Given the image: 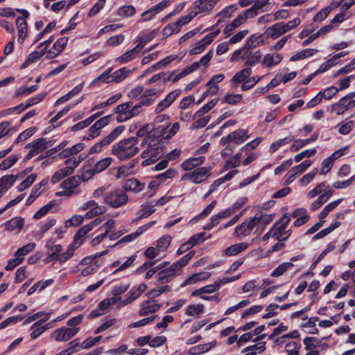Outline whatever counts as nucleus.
<instances>
[{
  "label": "nucleus",
  "mask_w": 355,
  "mask_h": 355,
  "mask_svg": "<svg viewBox=\"0 0 355 355\" xmlns=\"http://www.w3.org/2000/svg\"><path fill=\"white\" fill-rule=\"evenodd\" d=\"M139 52L140 51L135 46L132 49L128 51L123 55L119 56L116 59V62L119 64L128 62L135 59L138 55Z\"/></svg>",
  "instance_id": "79ce46f5"
},
{
  "label": "nucleus",
  "mask_w": 355,
  "mask_h": 355,
  "mask_svg": "<svg viewBox=\"0 0 355 355\" xmlns=\"http://www.w3.org/2000/svg\"><path fill=\"white\" fill-rule=\"evenodd\" d=\"M195 121L192 124L193 129H199L205 127L209 121L211 117L209 115H202L197 116L196 113L194 115Z\"/></svg>",
  "instance_id": "680f3d73"
},
{
  "label": "nucleus",
  "mask_w": 355,
  "mask_h": 355,
  "mask_svg": "<svg viewBox=\"0 0 355 355\" xmlns=\"http://www.w3.org/2000/svg\"><path fill=\"white\" fill-rule=\"evenodd\" d=\"M311 164L312 162L311 160H305L301 164L291 168L286 174V176L288 177L286 182H292L297 176L304 173L308 168L311 166Z\"/></svg>",
  "instance_id": "4be33fe9"
},
{
  "label": "nucleus",
  "mask_w": 355,
  "mask_h": 355,
  "mask_svg": "<svg viewBox=\"0 0 355 355\" xmlns=\"http://www.w3.org/2000/svg\"><path fill=\"white\" fill-rule=\"evenodd\" d=\"M110 144V143L104 137L102 140L92 146L89 149L88 153L89 155L101 153Z\"/></svg>",
  "instance_id": "6e6d98bb"
},
{
  "label": "nucleus",
  "mask_w": 355,
  "mask_h": 355,
  "mask_svg": "<svg viewBox=\"0 0 355 355\" xmlns=\"http://www.w3.org/2000/svg\"><path fill=\"white\" fill-rule=\"evenodd\" d=\"M238 6L235 4L230 5L224 8L220 12L216 15L218 17L215 26L220 24L222 22L226 21L230 17H232L234 13L237 10Z\"/></svg>",
  "instance_id": "c85d7f7f"
},
{
  "label": "nucleus",
  "mask_w": 355,
  "mask_h": 355,
  "mask_svg": "<svg viewBox=\"0 0 355 355\" xmlns=\"http://www.w3.org/2000/svg\"><path fill=\"white\" fill-rule=\"evenodd\" d=\"M329 193H330L329 197H331L334 193V191L329 188V185L327 182H322L309 191L306 196L307 198L312 199L318 195H324Z\"/></svg>",
  "instance_id": "b1692460"
},
{
  "label": "nucleus",
  "mask_w": 355,
  "mask_h": 355,
  "mask_svg": "<svg viewBox=\"0 0 355 355\" xmlns=\"http://www.w3.org/2000/svg\"><path fill=\"white\" fill-rule=\"evenodd\" d=\"M16 132V129L12 126V122L3 121L0 123V139L12 135Z\"/></svg>",
  "instance_id": "864d4df0"
},
{
  "label": "nucleus",
  "mask_w": 355,
  "mask_h": 355,
  "mask_svg": "<svg viewBox=\"0 0 355 355\" xmlns=\"http://www.w3.org/2000/svg\"><path fill=\"white\" fill-rule=\"evenodd\" d=\"M250 138L248 130L246 129H237L227 136L223 137L220 140L221 145L233 143L236 145L241 144Z\"/></svg>",
  "instance_id": "6e6552de"
},
{
  "label": "nucleus",
  "mask_w": 355,
  "mask_h": 355,
  "mask_svg": "<svg viewBox=\"0 0 355 355\" xmlns=\"http://www.w3.org/2000/svg\"><path fill=\"white\" fill-rule=\"evenodd\" d=\"M340 134L347 135L349 134L354 128V121H347L338 124Z\"/></svg>",
  "instance_id": "774afa93"
},
{
  "label": "nucleus",
  "mask_w": 355,
  "mask_h": 355,
  "mask_svg": "<svg viewBox=\"0 0 355 355\" xmlns=\"http://www.w3.org/2000/svg\"><path fill=\"white\" fill-rule=\"evenodd\" d=\"M132 72V69H128L126 67H122L111 73V69H109L101 73L94 80V81H102L105 83H110L112 82L119 83L127 78Z\"/></svg>",
  "instance_id": "39448f33"
},
{
  "label": "nucleus",
  "mask_w": 355,
  "mask_h": 355,
  "mask_svg": "<svg viewBox=\"0 0 355 355\" xmlns=\"http://www.w3.org/2000/svg\"><path fill=\"white\" fill-rule=\"evenodd\" d=\"M78 267V270L83 277L89 276L98 269L97 261L94 260V258L89 257L83 259L79 263Z\"/></svg>",
  "instance_id": "ddd939ff"
},
{
  "label": "nucleus",
  "mask_w": 355,
  "mask_h": 355,
  "mask_svg": "<svg viewBox=\"0 0 355 355\" xmlns=\"http://www.w3.org/2000/svg\"><path fill=\"white\" fill-rule=\"evenodd\" d=\"M343 200V198H339L327 204L320 213L319 218L320 220L324 219L331 211L334 210L340 205Z\"/></svg>",
  "instance_id": "4d7b16f0"
},
{
  "label": "nucleus",
  "mask_w": 355,
  "mask_h": 355,
  "mask_svg": "<svg viewBox=\"0 0 355 355\" xmlns=\"http://www.w3.org/2000/svg\"><path fill=\"white\" fill-rule=\"evenodd\" d=\"M220 0H197L190 6L191 10L197 15H206L209 14Z\"/></svg>",
  "instance_id": "9b49d317"
},
{
  "label": "nucleus",
  "mask_w": 355,
  "mask_h": 355,
  "mask_svg": "<svg viewBox=\"0 0 355 355\" xmlns=\"http://www.w3.org/2000/svg\"><path fill=\"white\" fill-rule=\"evenodd\" d=\"M184 314L191 317L193 319L199 318L205 311V306L203 304H190L187 306L184 309Z\"/></svg>",
  "instance_id": "bb28decb"
},
{
  "label": "nucleus",
  "mask_w": 355,
  "mask_h": 355,
  "mask_svg": "<svg viewBox=\"0 0 355 355\" xmlns=\"http://www.w3.org/2000/svg\"><path fill=\"white\" fill-rule=\"evenodd\" d=\"M169 290L170 288L167 285L159 286L149 291L146 293V296L148 297V299L155 300L156 297H159L162 293L168 291Z\"/></svg>",
  "instance_id": "338daca9"
},
{
  "label": "nucleus",
  "mask_w": 355,
  "mask_h": 355,
  "mask_svg": "<svg viewBox=\"0 0 355 355\" xmlns=\"http://www.w3.org/2000/svg\"><path fill=\"white\" fill-rule=\"evenodd\" d=\"M56 224V220L53 218H48L45 221L39 225V230L33 232L32 236L36 240H40L44 234Z\"/></svg>",
  "instance_id": "5701e85b"
},
{
  "label": "nucleus",
  "mask_w": 355,
  "mask_h": 355,
  "mask_svg": "<svg viewBox=\"0 0 355 355\" xmlns=\"http://www.w3.org/2000/svg\"><path fill=\"white\" fill-rule=\"evenodd\" d=\"M256 227V220L251 218L241 225L236 226L234 230V235L238 238H242L249 235L252 230Z\"/></svg>",
  "instance_id": "f3484780"
},
{
  "label": "nucleus",
  "mask_w": 355,
  "mask_h": 355,
  "mask_svg": "<svg viewBox=\"0 0 355 355\" xmlns=\"http://www.w3.org/2000/svg\"><path fill=\"white\" fill-rule=\"evenodd\" d=\"M153 104V98L141 99L140 102L130 107V119L138 115L141 111L142 106H149Z\"/></svg>",
  "instance_id": "3c124183"
},
{
  "label": "nucleus",
  "mask_w": 355,
  "mask_h": 355,
  "mask_svg": "<svg viewBox=\"0 0 355 355\" xmlns=\"http://www.w3.org/2000/svg\"><path fill=\"white\" fill-rule=\"evenodd\" d=\"M205 161L204 156L190 157L182 162V168L184 171H191L196 167L201 166Z\"/></svg>",
  "instance_id": "c756f323"
},
{
  "label": "nucleus",
  "mask_w": 355,
  "mask_h": 355,
  "mask_svg": "<svg viewBox=\"0 0 355 355\" xmlns=\"http://www.w3.org/2000/svg\"><path fill=\"white\" fill-rule=\"evenodd\" d=\"M318 52V50L316 49H305L291 56L290 60L296 62L300 60L307 59L314 56Z\"/></svg>",
  "instance_id": "58836bf2"
},
{
  "label": "nucleus",
  "mask_w": 355,
  "mask_h": 355,
  "mask_svg": "<svg viewBox=\"0 0 355 355\" xmlns=\"http://www.w3.org/2000/svg\"><path fill=\"white\" fill-rule=\"evenodd\" d=\"M162 306V304L156 300L148 299L143 301L139 305V314L145 316L156 313Z\"/></svg>",
  "instance_id": "dca6fc26"
},
{
  "label": "nucleus",
  "mask_w": 355,
  "mask_h": 355,
  "mask_svg": "<svg viewBox=\"0 0 355 355\" xmlns=\"http://www.w3.org/2000/svg\"><path fill=\"white\" fill-rule=\"evenodd\" d=\"M128 201V194L120 188H116L106 192L103 197V202L113 209L124 206Z\"/></svg>",
  "instance_id": "7ed1b4c3"
},
{
  "label": "nucleus",
  "mask_w": 355,
  "mask_h": 355,
  "mask_svg": "<svg viewBox=\"0 0 355 355\" xmlns=\"http://www.w3.org/2000/svg\"><path fill=\"white\" fill-rule=\"evenodd\" d=\"M147 285L145 283H141L137 286H134L128 292V298L131 303L138 299L142 293L147 289Z\"/></svg>",
  "instance_id": "72a5a7b5"
},
{
  "label": "nucleus",
  "mask_w": 355,
  "mask_h": 355,
  "mask_svg": "<svg viewBox=\"0 0 355 355\" xmlns=\"http://www.w3.org/2000/svg\"><path fill=\"white\" fill-rule=\"evenodd\" d=\"M157 149L153 148H148L146 150H144L142 153V157L146 159L143 162V165H148L150 163L155 162L157 159Z\"/></svg>",
  "instance_id": "c03bdc74"
},
{
  "label": "nucleus",
  "mask_w": 355,
  "mask_h": 355,
  "mask_svg": "<svg viewBox=\"0 0 355 355\" xmlns=\"http://www.w3.org/2000/svg\"><path fill=\"white\" fill-rule=\"evenodd\" d=\"M138 138L134 137L122 139L112 146V154L120 160L128 159L138 153Z\"/></svg>",
  "instance_id": "f257e3e1"
},
{
  "label": "nucleus",
  "mask_w": 355,
  "mask_h": 355,
  "mask_svg": "<svg viewBox=\"0 0 355 355\" xmlns=\"http://www.w3.org/2000/svg\"><path fill=\"white\" fill-rule=\"evenodd\" d=\"M193 254V252H190L170 267L162 270L156 275L157 280L162 283L167 282L170 279L179 275L181 269L189 263Z\"/></svg>",
  "instance_id": "f03ea898"
},
{
  "label": "nucleus",
  "mask_w": 355,
  "mask_h": 355,
  "mask_svg": "<svg viewBox=\"0 0 355 355\" xmlns=\"http://www.w3.org/2000/svg\"><path fill=\"white\" fill-rule=\"evenodd\" d=\"M265 350L266 342H261L243 349L241 353L243 355H257L263 352Z\"/></svg>",
  "instance_id": "e433bc0d"
},
{
  "label": "nucleus",
  "mask_w": 355,
  "mask_h": 355,
  "mask_svg": "<svg viewBox=\"0 0 355 355\" xmlns=\"http://www.w3.org/2000/svg\"><path fill=\"white\" fill-rule=\"evenodd\" d=\"M124 191H130L134 193H139L144 190L145 184L135 178L128 180L124 184Z\"/></svg>",
  "instance_id": "f704fd0d"
},
{
  "label": "nucleus",
  "mask_w": 355,
  "mask_h": 355,
  "mask_svg": "<svg viewBox=\"0 0 355 355\" xmlns=\"http://www.w3.org/2000/svg\"><path fill=\"white\" fill-rule=\"evenodd\" d=\"M51 314V312L49 313H45L43 311H40L34 315L28 317L23 322V326L27 325L28 324L35 321L37 320H39L37 322H41V324L45 322L49 318Z\"/></svg>",
  "instance_id": "a18cd8bd"
},
{
  "label": "nucleus",
  "mask_w": 355,
  "mask_h": 355,
  "mask_svg": "<svg viewBox=\"0 0 355 355\" xmlns=\"http://www.w3.org/2000/svg\"><path fill=\"white\" fill-rule=\"evenodd\" d=\"M80 211H88L85 214V218H92L100 214H102L105 211V208L103 206H100L98 202L94 200H88L83 203L79 208Z\"/></svg>",
  "instance_id": "2eb2a0df"
},
{
  "label": "nucleus",
  "mask_w": 355,
  "mask_h": 355,
  "mask_svg": "<svg viewBox=\"0 0 355 355\" xmlns=\"http://www.w3.org/2000/svg\"><path fill=\"white\" fill-rule=\"evenodd\" d=\"M72 174V169L69 167H62L59 170L56 171L51 177V182L56 184L64 178Z\"/></svg>",
  "instance_id": "de8ad7c7"
},
{
  "label": "nucleus",
  "mask_w": 355,
  "mask_h": 355,
  "mask_svg": "<svg viewBox=\"0 0 355 355\" xmlns=\"http://www.w3.org/2000/svg\"><path fill=\"white\" fill-rule=\"evenodd\" d=\"M18 177V175H6L0 178V198L12 187Z\"/></svg>",
  "instance_id": "cd10ccee"
},
{
  "label": "nucleus",
  "mask_w": 355,
  "mask_h": 355,
  "mask_svg": "<svg viewBox=\"0 0 355 355\" xmlns=\"http://www.w3.org/2000/svg\"><path fill=\"white\" fill-rule=\"evenodd\" d=\"M300 337V333L297 330H294L290 333L282 335L280 337H278L274 340V343L276 345H279L282 344H286L287 339H294Z\"/></svg>",
  "instance_id": "bf43d9fd"
},
{
  "label": "nucleus",
  "mask_w": 355,
  "mask_h": 355,
  "mask_svg": "<svg viewBox=\"0 0 355 355\" xmlns=\"http://www.w3.org/2000/svg\"><path fill=\"white\" fill-rule=\"evenodd\" d=\"M354 98L355 92L349 93L332 105V111L338 115H341L346 111L352 109L355 106Z\"/></svg>",
  "instance_id": "9d476101"
},
{
  "label": "nucleus",
  "mask_w": 355,
  "mask_h": 355,
  "mask_svg": "<svg viewBox=\"0 0 355 355\" xmlns=\"http://www.w3.org/2000/svg\"><path fill=\"white\" fill-rule=\"evenodd\" d=\"M254 17L252 10L248 9L240 13L232 21L228 24L223 29V34L225 37H230L234 31L245 24L248 19Z\"/></svg>",
  "instance_id": "0eeeda50"
},
{
  "label": "nucleus",
  "mask_w": 355,
  "mask_h": 355,
  "mask_svg": "<svg viewBox=\"0 0 355 355\" xmlns=\"http://www.w3.org/2000/svg\"><path fill=\"white\" fill-rule=\"evenodd\" d=\"M163 89H162L159 87H152L149 88L144 89V92L143 93V96L141 99L144 98H153V103L161 95L163 92Z\"/></svg>",
  "instance_id": "49530a36"
},
{
  "label": "nucleus",
  "mask_w": 355,
  "mask_h": 355,
  "mask_svg": "<svg viewBox=\"0 0 355 355\" xmlns=\"http://www.w3.org/2000/svg\"><path fill=\"white\" fill-rule=\"evenodd\" d=\"M300 344L295 341H289L285 345L286 355H300Z\"/></svg>",
  "instance_id": "e2e57ef3"
},
{
  "label": "nucleus",
  "mask_w": 355,
  "mask_h": 355,
  "mask_svg": "<svg viewBox=\"0 0 355 355\" xmlns=\"http://www.w3.org/2000/svg\"><path fill=\"white\" fill-rule=\"evenodd\" d=\"M275 217V214H262L261 215H256L252 219L256 220L257 230H263L264 227L270 223Z\"/></svg>",
  "instance_id": "ea45409f"
},
{
  "label": "nucleus",
  "mask_w": 355,
  "mask_h": 355,
  "mask_svg": "<svg viewBox=\"0 0 355 355\" xmlns=\"http://www.w3.org/2000/svg\"><path fill=\"white\" fill-rule=\"evenodd\" d=\"M181 91L179 89H174L165 96L164 98L161 100L155 107V112L159 114L169 107L180 96Z\"/></svg>",
  "instance_id": "4468645a"
},
{
  "label": "nucleus",
  "mask_w": 355,
  "mask_h": 355,
  "mask_svg": "<svg viewBox=\"0 0 355 355\" xmlns=\"http://www.w3.org/2000/svg\"><path fill=\"white\" fill-rule=\"evenodd\" d=\"M265 44L264 36L262 34H252L249 36L241 49H252L261 46Z\"/></svg>",
  "instance_id": "393cba45"
},
{
  "label": "nucleus",
  "mask_w": 355,
  "mask_h": 355,
  "mask_svg": "<svg viewBox=\"0 0 355 355\" xmlns=\"http://www.w3.org/2000/svg\"><path fill=\"white\" fill-rule=\"evenodd\" d=\"M24 225V219L21 217H14L5 223L6 230L12 232L17 230L21 231Z\"/></svg>",
  "instance_id": "c9c22d12"
},
{
  "label": "nucleus",
  "mask_w": 355,
  "mask_h": 355,
  "mask_svg": "<svg viewBox=\"0 0 355 355\" xmlns=\"http://www.w3.org/2000/svg\"><path fill=\"white\" fill-rule=\"evenodd\" d=\"M114 110L117 113L116 121L118 122H125L130 119V105L129 103L118 105Z\"/></svg>",
  "instance_id": "a878e982"
},
{
  "label": "nucleus",
  "mask_w": 355,
  "mask_h": 355,
  "mask_svg": "<svg viewBox=\"0 0 355 355\" xmlns=\"http://www.w3.org/2000/svg\"><path fill=\"white\" fill-rule=\"evenodd\" d=\"M110 121V115L101 118L89 128L88 136L86 139L90 140L98 137L100 134V130L109 124Z\"/></svg>",
  "instance_id": "a211bd4d"
},
{
  "label": "nucleus",
  "mask_w": 355,
  "mask_h": 355,
  "mask_svg": "<svg viewBox=\"0 0 355 355\" xmlns=\"http://www.w3.org/2000/svg\"><path fill=\"white\" fill-rule=\"evenodd\" d=\"M155 33L153 31L142 35L138 37V44L136 46L140 51L145 45L155 37Z\"/></svg>",
  "instance_id": "0e129e2a"
},
{
  "label": "nucleus",
  "mask_w": 355,
  "mask_h": 355,
  "mask_svg": "<svg viewBox=\"0 0 355 355\" xmlns=\"http://www.w3.org/2000/svg\"><path fill=\"white\" fill-rule=\"evenodd\" d=\"M283 59L282 54L278 53H268L263 56L261 61L263 68L272 69L278 65Z\"/></svg>",
  "instance_id": "aec40b11"
},
{
  "label": "nucleus",
  "mask_w": 355,
  "mask_h": 355,
  "mask_svg": "<svg viewBox=\"0 0 355 355\" xmlns=\"http://www.w3.org/2000/svg\"><path fill=\"white\" fill-rule=\"evenodd\" d=\"M79 331L80 328L62 327L53 331L51 338L57 342H66L76 336Z\"/></svg>",
  "instance_id": "f8f14e48"
},
{
  "label": "nucleus",
  "mask_w": 355,
  "mask_h": 355,
  "mask_svg": "<svg viewBox=\"0 0 355 355\" xmlns=\"http://www.w3.org/2000/svg\"><path fill=\"white\" fill-rule=\"evenodd\" d=\"M251 68L247 67L235 73L232 78V82L236 83H243L252 73Z\"/></svg>",
  "instance_id": "5fc2aeb1"
},
{
  "label": "nucleus",
  "mask_w": 355,
  "mask_h": 355,
  "mask_svg": "<svg viewBox=\"0 0 355 355\" xmlns=\"http://www.w3.org/2000/svg\"><path fill=\"white\" fill-rule=\"evenodd\" d=\"M88 230L89 228L87 227H82L75 234L73 241L70 244L78 249L83 243L86 235L89 232Z\"/></svg>",
  "instance_id": "37998d69"
},
{
  "label": "nucleus",
  "mask_w": 355,
  "mask_h": 355,
  "mask_svg": "<svg viewBox=\"0 0 355 355\" xmlns=\"http://www.w3.org/2000/svg\"><path fill=\"white\" fill-rule=\"evenodd\" d=\"M51 146V144L45 138L36 139L26 146V148L29 151L24 158V160H28L37 155L42 153L46 148Z\"/></svg>",
  "instance_id": "1a4fd4ad"
},
{
  "label": "nucleus",
  "mask_w": 355,
  "mask_h": 355,
  "mask_svg": "<svg viewBox=\"0 0 355 355\" xmlns=\"http://www.w3.org/2000/svg\"><path fill=\"white\" fill-rule=\"evenodd\" d=\"M18 160V155L15 154H12L8 158L3 159L0 163V171H6L10 168L13 165H15L17 162Z\"/></svg>",
  "instance_id": "13d9d810"
},
{
  "label": "nucleus",
  "mask_w": 355,
  "mask_h": 355,
  "mask_svg": "<svg viewBox=\"0 0 355 355\" xmlns=\"http://www.w3.org/2000/svg\"><path fill=\"white\" fill-rule=\"evenodd\" d=\"M172 238L169 235H165L162 237H160L157 241V248L158 250L161 252L166 251L168 248L169 247L171 243Z\"/></svg>",
  "instance_id": "69168bd1"
},
{
  "label": "nucleus",
  "mask_w": 355,
  "mask_h": 355,
  "mask_svg": "<svg viewBox=\"0 0 355 355\" xmlns=\"http://www.w3.org/2000/svg\"><path fill=\"white\" fill-rule=\"evenodd\" d=\"M284 33H285L281 22L274 24L272 26H269L265 32V34L268 37L273 39H276L282 36Z\"/></svg>",
  "instance_id": "4c0bfd02"
},
{
  "label": "nucleus",
  "mask_w": 355,
  "mask_h": 355,
  "mask_svg": "<svg viewBox=\"0 0 355 355\" xmlns=\"http://www.w3.org/2000/svg\"><path fill=\"white\" fill-rule=\"evenodd\" d=\"M216 344V341H212L205 344H200L191 347L188 353L190 355H200L208 352Z\"/></svg>",
  "instance_id": "a19ab883"
},
{
  "label": "nucleus",
  "mask_w": 355,
  "mask_h": 355,
  "mask_svg": "<svg viewBox=\"0 0 355 355\" xmlns=\"http://www.w3.org/2000/svg\"><path fill=\"white\" fill-rule=\"evenodd\" d=\"M211 168L202 166L187 173L182 176L181 180H189L193 184H200L206 181L211 175Z\"/></svg>",
  "instance_id": "423d86ee"
},
{
  "label": "nucleus",
  "mask_w": 355,
  "mask_h": 355,
  "mask_svg": "<svg viewBox=\"0 0 355 355\" xmlns=\"http://www.w3.org/2000/svg\"><path fill=\"white\" fill-rule=\"evenodd\" d=\"M81 183L80 180L79 179L78 175H73L71 178H69L64 180L61 183V187L65 190H71L76 187H77L78 185H80Z\"/></svg>",
  "instance_id": "603ef678"
},
{
  "label": "nucleus",
  "mask_w": 355,
  "mask_h": 355,
  "mask_svg": "<svg viewBox=\"0 0 355 355\" xmlns=\"http://www.w3.org/2000/svg\"><path fill=\"white\" fill-rule=\"evenodd\" d=\"M16 26L18 31V42L22 44L27 35L28 24L24 17H17L16 19Z\"/></svg>",
  "instance_id": "7c9ffc66"
},
{
  "label": "nucleus",
  "mask_w": 355,
  "mask_h": 355,
  "mask_svg": "<svg viewBox=\"0 0 355 355\" xmlns=\"http://www.w3.org/2000/svg\"><path fill=\"white\" fill-rule=\"evenodd\" d=\"M180 124L176 122L172 125H161L157 128V132L159 135L164 139H168L173 137L179 130Z\"/></svg>",
  "instance_id": "412c9836"
},
{
  "label": "nucleus",
  "mask_w": 355,
  "mask_h": 355,
  "mask_svg": "<svg viewBox=\"0 0 355 355\" xmlns=\"http://www.w3.org/2000/svg\"><path fill=\"white\" fill-rule=\"evenodd\" d=\"M113 162L111 157H106L96 162L94 165V171L97 173H101L107 169Z\"/></svg>",
  "instance_id": "8fccbe9b"
},
{
  "label": "nucleus",
  "mask_w": 355,
  "mask_h": 355,
  "mask_svg": "<svg viewBox=\"0 0 355 355\" xmlns=\"http://www.w3.org/2000/svg\"><path fill=\"white\" fill-rule=\"evenodd\" d=\"M249 244L246 242L238 243L230 245L225 250V254L227 257L236 256L247 250Z\"/></svg>",
  "instance_id": "2f4dec72"
},
{
  "label": "nucleus",
  "mask_w": 355,
  "mask_h": 355,
  "mask_svg": "<svg viewBox=\"0 0 355 355\" xmlns=\"http://www.w3.org/2000/svg\"><path fill=\"white\" fill-rule=\"evenodd\" d=\"M45 54L44 49H42L41 51H35L32 53H31L26 61L21 64V68L25 69L26 68L29 64L34 63L37 62L38 60H40L44 55Z\"/></svg>",
  "instance_id": "09e8293b"
},
{
  "label": "nucleus",
  "mask_w": 355,
  "mask_h": 355,
  "mask_svg": "<svg viewBox=\"0 0 355 355\" xmlns=\"http://www.w3.org/2000/svg\"><path fill=\"white\" fill-rule=\"evenodd\" d=\"M262 58V53L260 50H257L254 52L250 51V49H239L235 51L231 56L230 61L235 62L239 58H241L245 61L246 66H254L257 63L261 62Z\"/></svg>",
  "instance_id": "20e7f679"
},
{
  "label": "nucleus",
  "mask_w": 355,
  "mask_h": 355,
  "mask_svg": "<svg viewBox=\"0 0 355 355\" xmlns=\"http://www.w3.org/2000/svg\"><path fill=\"white\" fill-rule=\"evenodd\" d=\"M134 163H129L127 165L121 166L118 168V171L115 175L116 178L120 179L123 177H126L132 173Z\"/></svg>",
  "instance_id": "052dcab7"
},
{
  "label": "nucleus",
  "mask_w": 355,
  "mask_h": 355,
  "mask_svg": "<svg viewBox=\"0 0 355 355\" xmlns=\"http://www.w3.org/2000/svg\"><path fill=\"white\" fill-rule=\"evenodd\" d=\"M230 215V212L227 209L220 211L219 213L214 214L209 218V224L205 227V230H210L214 227L216 226L220 220L229 217Z\"/></svg>",
  "instance_id": "473e14b6"
},
{
  "label": "nucleus",
  "mask_w": 355,
  "mask_h": 355,
  "mask_svg": "<svg viewBox=\"0 0 355 355\" xmlns=\"http://www.w3.org/2000/svg\"><path fill=\"white\" fill-rule=\"evenodd\" d=\"M69 39L67 37H62L56 40L52 47L46 53L47 59H52L58 55L66 47Z\"/></svg>",
  "instance_id": "6ab92c4d"
}]
</instances>
